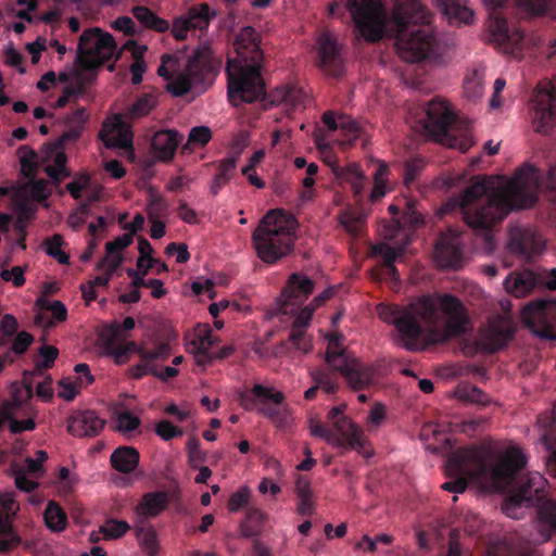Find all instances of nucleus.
Instances as JSON below:
<instances>
[{"instance_id":"nucleus-9","label":"nucleus","mask_w":556,"mask_h":556,"mask_svg":"<svg viewBox=\"0 0 556 556\" xmlns=\"http://www.w3.org/2000/svg\"><path fill=\"white\" fill-rule=\"evenodd\" d=\"M345 12L350 13L356 30L366 41L377 42L382 38L386 12L380 0H333L329 4L332 16Z\"/></svg>"},{"instance_id":"nucleus-5","label":"nucleus","mask_w":556,"mask_h":556,"mask_svg":"<svg viewBox=\"0 0 556 556\" xmlns=\"http://www.w3.org/2000/svg\"><path fill=\"white\" fill-rule=\"evenodd\" d=\"M393 21L399 56L408 63L429 58L437 47L431 13L421 0H396Z\"/></svg>"},{"instance_id":"nucleus-31","label":"nucleus","mask_w":556,"mask_h":556,"mask_svg":"<svg viewBox=\"0 0 556 556\" xmlns=\"http://www.w3.org/2000/svg\"><path fill=\"white\" fill-rule=\"evenodd\" d=\"M437 4L451 25L470 24L473 20V12L467 5V0H437Z\"/></svg>"},{"instance_id":"nucleus-22","label":"nucleus","mask_w":556,"mask_h":556,"mask_svg":"<svg viewBox=\"0 0 556 556\" xmlns=\"http://www.w3.org/2000/svg\"><path fill=\"white\" fill-rule=\"evenodd\" d=\"M0 553L16 548L22 540L13 531L12 515L18 509L16 502L10 497L0 501Z\"/></svg>"},{"instance_id":"nucleus-34","label":"nucleus","mask_w":556,"mask_h":556,"mask_svg":"<svg viewBox=\"0 0 556 556\" xmlns=\"http://www.w3.org/2000/svg\"><path fill=\"white\" fill-rule=\"evenodd\" d=\"M168 504V495L166 492H150L142 496L137 505V513L146 517H156Z\"/></svg>"},{"instance_id":"nucleus-49","label":"nucleus","mask_w":556,"mask_h":556,"mask_svg":"<svg viewBox=\"0 0 556 556\" xmlns=\"http://www.w3.org/2000/svg\"><path fill=\"white\" fill-rule=\"evenodd\" d=\"M22 173L27 178H34L37 174V153L27 146H23L17 150Z\"/></svg>"},{"instance_id":"nucleus-59","label":"nucleus","mask_w":556,"mask_h":556,"mask_svg":"<svg viewBox=\"0 0 556 556\" xmlns=\"http://www.w3.org/2000/svg\"><path fill=\"white\" fill-rule=\"evenodd\" d=\"M486 421L488 420L484 417H475L456 424V428L458 431L465 433L466 435L473 437L476 433L482 430Z\"/></svg>"},{"instance_id":"nucleus-24","label":"nucleus","mask_w":556,"mask_h":556,"mask_svg":"<svg viewBox=\"0 0 556 556\" xmlns=\"http://www.w3.org/2000/svg\"><path fill=\"white\" fill-rule=\"evenodd\" d=\"M170 355V349L168 344L161 343L152 351H141L140 352V362L137 365H134L127 369V376L129 378L139 380L147 375H152L155 377L157 375V364L156 361H165Z\"/></svg>"},{"instance_id":"nucleus-33","label":"nucleus","mask_w":556,"mask_h":556,"mask_svg":"<svg viewBox=\"0 0 556 556\" xmlns=\"http://www.w3.org/2000/svg\"><path fill=\"white\" fill-rule=\"evenodd\" d=\"M139 452L132 446H119L111 454V466L118 472L130 473L139 464Z\"/></svg>"},{"instance_id":"nucleus-23","label":"nucleus","mask_w":556,"mask_h":556,"mask_svg":"<svg viewBox=\"0 0 556 556\" xmlns=\"http://www.w3.org/2000/svg\"><path fill=\"white\" fill-rule=\"evenodd\" d=\"M315 309L308 304L302 308H298L293 314L295 318L292 323L288 341L299 351L307 354L312 350V340L306 333Z\"/></svg>"},{"instance_id":"nucleus-15","label":"nucleus","mask_w":556,"mask_h":556,"mask_svg":"<svg viewBox=\"0 0 556 556\" xmlns=\"http://www.w3.org/2000/svg\"><path fill=\"white\" fill-rule=\"evenodd\" d=\"M507 293L516 298H523L538 289L556 290V268L551 270L523 269L509 274L504 280Z\"/></svg>"},{"instance_id":"nucleus-19","label":"nucleus","mask_w":556,"mask_h":556,"mask_svg":"<svg viewBox=\"0 0 556 556\" xmlns=\"http://www.w3.org/2000/svg\"><path fill=\"white\" fill-rule=\"evenodd\" d=\"M457 121V116L448 108L447 103L441 100H432L426 109L424 127L427 132L438 142L454 146L456 139L451 135Z\"/></svg>"},{"instance_id":"nucleus-18","label":"nucleus","mask_w":556,"mask_h":556,"mask_svg":"<svg viewBox=\"0 0 556 556\" xmlns=\"http://www.w3.org/2000/svg\"><path fill=\"white\" fill-rule=\"evenodd\" d=\"M315 288V281L304 274L289 276L280 298L271 308L274 315L293 314L308 299Z\"/></svg>"},{"instance_id":"nucleus-21","label":"nucleus","mask_w":556,"mask_h":556,"mask_svg":"<svg viewBox=\"0 0 556 556\" xmlns=\"http://www.w3.org/2000/svg\"><path fill=\"white\" fill-rule=\"evenodd\" d=\"M508 249L511 253L526 261H530L544 249V242L540 235L530 228H516L510 232Z\"/></svg>"},{"instance_id":"nucleus-37","label":"nucleus","mask_w":556,"mask_h":556,"mask_svg":"<svg viewBox=\"0 0 556 556\" xmlns=\"http://www.w3.org/2000/svg\"><path fill=\"white\" fill-rule=\"evenodd\" d=\"M454 395L462 402L480 406H486L491 402V399L484 391L469 382L458 383L454 390Z\"/></svg>"},{"instance_id":"nucleus-58","label":"nucleus","mask_w":556,"mask_h":556,"mask_svg":"<svg viewBox=\"0 0 556 556\" xmlns=\"http://www.w3.org/2000/svg\"><path fill=\"white\" fill-rule=\"evenodd\" d=\"M116 429L122 432H129L140 426V419L130 412H122L116 416Z\"/></svg>"},{"instance_id":"nucleus-61","label":"nucleus","mask_w":556,"mask_h":556,"mask_svg":"<svg viewBox=\"0 0 556 556\" xmlns=\"http://www.w3.org/2000/svg\"><path fill=\"white\" fill-rule=\"evenodd\" d=\"M250 498V490L248 486L240 488L237 492L232 493L228 501V509L231 513L238 511L244 507Z\"/></svg>"},{"instance_id":"nucleus-1","label":"nucleus","mask_w":556,"mask_h":556,"mask_svg":"<svg viewBox=\"0 0 556 556\" xmlns=\"http://www.w3.org/2000/svg\"><path fill=\"white\" fill-rule=\"evenodd\" d=\"M377 314L394 326L397 344L410 352L421 350V338L440 344L464 336L470 321L463 302L450 293L422 295L406 306L380 303Z\"/></svg>"},{"instance_id":"nucleus-56","label":"nucleus","mask_w":556,"mask_h":556,"mask_svg":"<svg viewBox=\"0 0 556 556\" xmlns=\"http://www.w3.org/2000/svg\"><path fill=\"white\" fill-rule=\"evenodd\" d=\"M425 162L420 157H413L405 162L404 165V182L409 186L415 181L420 172L422 170Z\"/></svg>"},{"instance_id":"nucleus-41","label":"nucleus","mask_w":556,"mask_h":556,"mask_svg":"<svg viewBox=\"0 0 556 556\" xmlns=\"http://www.w3.org/2000/svg\"><path fill=\"white\" fill-rule=\"evenodd\" d=\"M45 523L53 532H61L66 528L67 516L64 509L54 501H50L43 513Z\"/></svg>"},{"instance_id":"nucleus-43","label":"nucleus","mask_w":556,"mask_h":556,"mask_svg":"<svg viewBox=\"0 0 556 556\" xmlns=\"http://www.w3.org/2000/svg\"><path fill=\"white\" fill-rule=\"evenodd\" d=\"M111 338L101 339L106 355L113 357L116 365H124L129 362L131 355L121 348L119 340H116L117 327L112 328Z\"/></svg>"},{"instance_id":"nucleus-27","label":"nucleus","mask_w":556,"mask_h":556,"mask_svg":"<svg viewBox=\"0 0 556 556\" xmlns=\"http://www.w3.org/2000/svg\"><path fill=\"white\" fill-rule=\"evenodd\" d=\"M439 264L444 268L457 269L463 262V251L456 236H441L435 244Z\"/></svg>"},{"instance_id":"nucleus-52","label":"nucleus","mask_w":556,"mask_h":556,"mask_svg":"<svg viewBox=\"0 0 556 556\" xmlns=\"http://www.w3.org/2000/svg\"><path fill=\"white\" fill-rule=\"evenodd\" d=\"M517 7L528 15L539 16L546 12V0H515Z\"/></svg>"},{"instance_id":"nucleus-35","label":"nucleus","mask_w":556,"mask_h":556,"mask_svg":"<svg viewBox=\"0 0 556 556\" xmlns=\"http://www.w3.org/2000/svg\"><path fill=\"white\" fill-rule=\"evenodd\" d=\"M237 157H226L218 162L217 174L211 181L210 192L217 195L219 191L230 181L236 173Z\"/></svg>"},{"instance_id":"nucleus-64","label":"nucleus","mask_w":556,"mask_h":556,"mask_svg":"<svg viewBox=\"0 0 556 556\" xmlns=\"http://www.w3.org/2000/svg\"><path fill=\"white\" fill-rule=\"evenodd\" d=\"M132 243V235L131 233H124L117 238H115L112 241H108L105 243V251L106 254L113 255V254H119L121 251L126 249Z\"/></svg>"},{"instance_id":"nucleus-4","label":"nucleus","mask_w":556,"mask_h":556,"mask_svg":"<svg viewBox=\"0 0 556 556\" xmlns=\"http://www.w3.org/2000/svg\"><path fill=\"white\" fill-rule=\"evenodd\" d=\"M261 35L253 27L240 29L235 40L237 56L229 59L226 66L228 78L227 96L233 106L253 103L265 96V83L261 74L263 50Z\"/></svg>"},{"instance_id":"nucleus-36","label":"nucleus","mask_w":556,"mask_h":556,"mask_svg":"<svg viewBox=\"0 0 556 556\" xmlns=\"http://www.w3.org/2000/svg\"><path fill=\"white\" fill-rule=\"evenodd\" d=\"M323 123L331 131L341 128V130L348 137L346 141L349 143H352L359 137L361 128L355 121L341 117L340 122L338 123L334 114L331 111H327L323 114Z\"/></svg>"},{"instance_id":"nucleus-7","label":"nucleus","mask_w":556,"mask_h":556,"mask_svg":"<svg viewBox=\"0 0 556 556\" xmlns=\"http://www.w3.org/2000/svg\"><path fill=\"white\" fill-rule=\"evenodd\" d=\"M296 220L281 210L268 212L252 233L257 256L266 264H276L290 255L296 239Z\"/></svg>"},{"instance_id":"nucleus-40","label":"nucleus","mask_w":556,"mask_h":556,"mask_svg":"<svg viewBox=\"0 0 556 556\" xmlns=\"http://www.w3.org/2000/svg\"><path fill=\"white\" fill-rule=\"evenodd\" d=\"M215 16L207 3L192 5L187 13V21L191 29H207L211 18Z\"/></svg>"},{"instance_id":"nucleus-2","label":"nucleus","mask_w":556,"mask_h":556,"mask_svg":"<svg viewBox=\"0 0 556 556\" xmlns=\"http://www.w3.org/2000/svg\"><path fill=\"white\" fill-rule=\"evenodd\" d=\"M538 187V169L526 164L515 172L504 188H494L486 179L477 178L462 193L444 203L440 214L458 211L468 227L490 242L492 228L510 211L529 208L535 204Z\"/></svg>"},{"instance_id":"nucleus-55","label":"nucleus","mask_w":556,"mask_h":556,"mask_svg":"<svg viewBox=\"0 0 556 556\" xmlns=\"http://www.w3.org/2000/svg\"><path fill=\"white\" fill-rule=\"evenodd\" d=\"M48 459L47 452L39 450L36 452V457H26L25 459V471L33 476H40L43 472V463Z\"/></svg>"},{"instance_id":"nucleus-42","label":"nucleus","mask_w":556,"mask_h":556,"mask_svg":"<svg viewBox=\"0 0 556 556\" xmlns=\"http://www.w3.org/2000/svg\"><path fill=\"white\" fill-rule=\"evenodd\" d=\"M156 105V98L152 93H143L126 109L124 116L137 119L148 115Z\"/></svg>"},{"instance_id":"nucleus-48","label":"nucleus","mask_w":556,"mask_h":556,"mask_svg":"<svg viewBox=\"0 0 556 556\" xmlns=\"http://www.w3.org/2000/svg\"><path fill=\"white\" fill-rule=\"evenodd\" d=\"M129 529L130 526L127 521L110 518L100 526L99 531L105 540H116L125 535Z\"/></svg>"},{"instance_id":"nucleus-11","label":"nucleus","mask_w":556,"mask_h":556,"mask_svg":"<svg viewBox=\"0 0 556 556\" xmlns=\"http://www.w3.org/2000/svg\"><path fill=\"white\" fill-rule=\"evenodd\" d=\"M117 46L111 34L99 27L83 31L77 45V61L84 70H98L110 60H117Z\"/></svg>"},{"instance_id":"nucleus-54","label":"nucleus","mask_w":556,"mask_h":556,"mask_svg":"<svg viewBox=\"0 0 556 556\" xmlns=\"http://www.w3.org/2000/svg\"><path fill=\"white\" fill-rule=\"evenodd\" d=\"M136 536L139 543L143 546L144 549L150 552L151 554L155 553L157 548L156 533L153 529L148 528H138L136 530Z\"/></svg>"},{"instance_id":"nucleus-39","label":"nucleus","mask_w":556,"mask_h":556,"mask_svg":"<svg viewBox=\"0 0 556 556\" xmlns=\"http://www.w3.org/2000/svg\"><path fill=\"white\" fill-rule=\"evenodd\" d=\"M117 125H109L106 123L103 124L101 130L99 131V138L102 140L104 146L109 149L118 148V149H131V138L127 134H115V128Z\"/></svg>"},{"instance_id":"nucleus-44","label":"nucleus","mask_w":556,"mask_h":556,"mask_svg":"<svg viewBox=\"0 0 556 556\" xmlns=\"http://www.w3.org/2000/svg\"><path fill=\"white\" fill-rule=\"evenodd\" d=\"M309 377L312 378L313 382L323 389L327 394L336 393L339 388L337 374L333 372L330 368L311 370Z\"/></svg>"},{"instance_id":"nucleus-28","label":"nucleus","mask_w":556,"mask_h":556,"mask_svg":"<svg viewBox=\"0 0 556 556\" xmlns=\"http://www.w3.org/2000/svg\"><path fill=\"white\" fill-rule=\"evenodd\" d=\"M182 139L177 130L166 129L156 131L152 138L151 147L157 160L170 161Z\"/></svg>"},{"instance_id":"nucleus-6","label":"nucleus","mask_w":556,"mask_h":556,"mask_svg":"<svg viewBox=\"0 0 556 556\" xmlns=\"http://www.w3.org/2000/svg\"><path fill=\"white\" fill-rule=\"evenodd\" d=\"M545 485L546 480L540 472L521 476L504 502L502 510L507 517L518 519L521 507H536L540 534L545 540H551L556 535V502L546 498ZM553 556H556V549Z\"/></svg>"},{"instance_id":"nucleus-10","label":"nucleus","mask_w":556,"mask_h":556,"mask_svg":"<svg viewBox=\"0 0 556 556\" xmlns=\"http://www.w3.org/2000/svg\"><path fill=\"white\" fill-rule=\"evenodd\" d=\"M238 401L244 410H256L277 428H287L290 425L289 408L285 405L286 396L281 391L256 383L240 392Z\"/></svg>"},{"instance_id":"nucleus-51","label":"nucleus","mask_w":556,"mask_h":556,"mask_svg":"<svg viewBox=\"0 0 556 556\" xmlns=\"http://www.w3.org/2000/svg\"><path fill=\"white\" fill-rule=\"evenodd\" d=\"M136 326V321L132 317L128 316L126 317L123 323L113 321L112 324L104 327L100 334V339H106L111 338V330L114 327H117V333H116V340H125V336L123 334V331H129L132 330Z\"/></svg>"},{"instance_id":"nucleus-14","label":"nucleus","mask_w":556,"mask_h":556,"mask_svg":"<svg viewBox=\"0 0 556 556\" xmlns=\"http://www.w3.org/2000/svg\"><path fill=\"white\" fill-rule=\"evenodd\" d=\"M525 326L541 339H556V300L536 299L521 311Z\"/></svg>"},{"instance_id":"nucleus-16","label":"nucleus","mask_w":556,"mask_h":556,"mask_svg":"<svg viewBox=\"0 0 556 556\" xmlns=\"http://www.w3.org/2000/svg\"><path fill=\"white\" fill-rule=\"evenodd\" d=\"M334 430L325 425L315 422L311 425L314 437L326 440L329 444L344 450H356L362 453L364 440L362 430L349 418H339L334 422Z\"/></svg>"},{"instance_id":"nucleus-62","label":"nucleus","mask_w":556,"mask_h":556,"mask_svg":"<svg viewBox=\"0 0 556 556\" xmlns=\"http://www.w3.org/2000/svg\"><path fill=\"white\" fill-rule=\"evenodd\" d=\"M166 208H167V204L165 203L164 199L160 194H157V193L150 194L149 200H148V207H147L149 219L160 217L166 211Z\"/></svg>"},{"instance_id":"nucleus-50","label":"nucleus","mask_w":556,"mask_h":556,"mask_svg":"<svg viewBox=\"0 0 556 556\" xmlns=\"http://www.w3.org/2000/svg\"><path fill=\"white\" fill-rule=\"evenodd\" d=\"M279 100L293 108L303 103L304 92L294 86H286L277 90Z\"/></svg>"},{"instance_id":"nucleus-63","label":"nucleus","mask_w":556,"mask_h":556,"mask_svg":"<svg viewBox=\"0 0 556 556\" xmlns=\"http://www.w3.org/2000/svg\"><path fill=\"white\" fill-rule=\"evenodd\" d=\"M212 138V131L206 126L193 127L188 136V144L193 143L200 147L205 146Z\"/></svg>"},{"instance_id":"nucleus-38","label":"nucleus","mask_w":556,"mask_h":556,"mask_svg":"<svg viewBox=\"0 0 556 556\" xmlns=\"http://www.w3.org/2000/svg\"><path fill=\"white\" fill-rule=\"evenodd\" d=\"M132 15L147 28L153 29L159 33H164L169 29V23L159 17L149 8L143 5H136L131 10Z\"/></svg>"},{"instance_id":"nucleus-30","label":"nucleus","mask_w":556,"mask_h":556,"mask_svg":"<svg viewBox=\"0 0 556 556\" xmlns=\"http://www.w3.org/2000/svg\"><path fill=\"white\" fill-rule=\"evenodd\" d=\"M218 339L213 336L212 329L206 325L199 328L192 341L194 358L199 366L206 367L212 363L211 349L217 343Z\"/></svg>"},{"instance_id":"nucleus-25","label":"nucleus","mask_w":556,"mask_h":556,"mask_svg":"<svg viewBox=\"0 0 556 556\" xmlns=\"http://www.w3.org/2000/svg\"><path fill=\"white\" fill-rule=\"evenodd\" d=\"M170 355V349L168 344L161 343L152 351H141L140 352V362L137 365H134L127 369V376L129 378L139 380L147 375H152L155 377L157 375V364L156 361H165Z\"/></svg>"},{"instance_id":"nucleus-26","label":"nucleus","mask_w":556,"mask_h":556,"mask_svg":"<svg viewBox=\"0 0 556 556\" xmlns=\"http://www.w3.org/2000/svg\"><path fill=\"white\" fill-rule=\"evenodd\" d=\"M105 425V420L100 418L93 410H85L74 415L67 430L75 437H96Z\"/></svg>"},{"instance_id":"nucleus-32","label":"nucleus","mask_w":556,"mask_h":556,"mask_svg":"<svg viewBox=\"0 0 556 556\" xmlns=\"http://www.w3.org/2000/svg\"><path fill=\"white\" fill-rule=\"evenodd\" d=\"M331 172L337 179L345 181L351 185L355 198L362 197L365 184V176L356 163H349L344 166L339 164H332Z\"/></svg>"},{"instance_id":"nucleus-13","label":"nucleus","mask_w":556,"mask_h":556,"mask_svg":"<svg viewBox=\"0 0 556 556\" xmlns=\"http://www.w3.org/2000/svg\"><path fill=\"white\" fill-rule=\"evenodd\" d=\"M325 361L330 369L336 374L340 372L355 391L368 388L374 382L372 367L345 350L336 351L329 348Z\"/></svg>"},{"instance_id":"nucleus-17","label":"nucleus","mask_w":556,"mask_h":556,"mask_svg":"<svg viewBox=\"0 0 556 556\" xmlns=\"http://www.w3.org/2000/svg\"><path fill=\"white\" fill-rule=\"evenodd\" d=\"M531 102V119L534 130L547 134L556 123V77L539 85Z\"/></svg>"},{"instance_id":"nucleus-57","label":"nucleus","mask_w":556,"mask_h":556,"mask_svg":"<svg viewBox=\"0 0 556 556\" xmlns=\"http://www.w3.org/2000/svg\"><path fill=\"white\" fill-rule=\"evenodd\" d=\"M39 353L43 359L36 364V372L41 375L43 369H48L53 366L54 361L59 355V350L52 345H43L40 348Z\"/></svg>"},{"instance_id":"nucleus-53","label":"nucleus","mask_w":556,"mask_h":556,"mask_svg":"<svg viewBox=\"0 0 556 556\" xmlns=\"http://www.w3.org/2000/svg\"><path fill=\"white\" fill-rule=\"evenodd\" d=\"M340 224L353 237H357L363 226V218L351 212L342 213L339 217Z\"/></svg>"},{"instance_id":"nucleus-46","label":"nucleus","mask_w":556,"mask_h":556,"mask_svg":"<svg viewBox=\"0 0 556 556\" xmlns=\"http://www.w3.org/2000/svg\"><path fill=\"white\" fill-rule=\"evenodd\" d=\"M538 422L543 429L544 443L547 446L556 444V405L551 412L540 415Z\"/></svg>"},{"instance_id":"nucleus-60","label":"nucleus","mask_w":556,"mask_h":556,"mask_svg":"<svg viewBox=\"0 0 556 556\" xmlns=\"http://www.w3.org/2000/svg\"><path fill=\"white\" fill-rule=\"evenodd\" d=\"M155 432L159 437H161L165 441H169L176 437H181L184 434V430L174 426L168 420H161L155 426Z\"/></svg>"},{"instance_id":"nucleus-47","label":"nucleus","mask_w":556,"mask_h":556,"mask_svg":"<svg viewBox=\"0 0 556 556\" xmlns=\"http://www.w3.org/2000/svg\"><path fill=\"white\" fill-rule=\"evenodd\" d=\"M63 244V237L59 233H55L43 241L46 253L56 260L60 264L67 265L70 263V255L62 251Z\"/></svg>"},{"instance_id":"nucleus-8","label":"nucleus","mask_w":556,"mask_h":556,"mask_svg":"<svg viewBox=\"0 0 556 556\" xmlns=\"http://www.w3.org/2000/svg\"><path fill=\"white\" fill-rule=\"evenodd\" d=\"M157 68L159 76L168 81L167 90L174 97H182L192 91L197 94L203 93L214 81L215 70L206 51H195L188 60L184 71L175 77L172 71H176L178 60L174 55L164 54Z\"/></svg>"},{"instance_id":"nucleus-3","label":"nucleus","mask_w":556,"mask_h":556,"mask_svg":"<svg viewBox=\"0 0 556 556\" xmlns=\"http://www.w3.org/2000/svg\"><path fill=\"white\" fill-rule=\"evenodd\" d=\"M526 464L525 455L515 447L509 448L497 463H492L482 447L463 448L447 458L445 472L453 479L443 483L442 488L448 492L463 493L467 489L468 480L508 485L516 480Z\"/></svg>"},{"instance_id":"nucleus-12","label":"nucleus","mask_w":556,"mask_h":556,"mask_svg":"<svg viewBox=\"0 0 556 556\" xmlns=\"http://www.w3.org/2000/svg\"><path fill=\"white\" fill-rule=\"evenodd\" d=\"M489 10V33L491 42L495 43L504 53L513 54L520 49L523 34L519 29H511L507 23V11L510 0H483Z\"/></svg>"},{"instance_id":"nucleus-45","label":"nucleus","mask_w":556,"mask_h":556,"mask_svg":"<svg viewBox=\"0 0 556 556\" xmlns=\"http://www.w3.org/2000/svg\"><path fill=\"white\" fill-rule=\"evenodd\" d=\"M484 72L481 68H475L466 76L464 81V92L468 99L477 100L483 94Z\"/></svg>"},{"instance_id":"nucleus-20","label":"nucleus","mask_w":556,"mask_h":556,"mask_svg":"<svg viewBox=\"0 0 556 556\" xmlns=\"http://www.w3.org/2000/svg\"><path fill=\"white\" fill-rule=\"evenodd\" d=\"M319 67L330 76L342 74L343 60L336 37L330 31H323L317 38Z\"/></svg>"},{"instance_id":"nucleus-29","label":"nucleus","mask_w":556,"mask_h":556,"mask_svg":"<svg viewBox=\"0 0 556 556\" xmlns=\"http://www.w3.org/2000/svg\"><path fill=\"white\" fill-rule=\"evenodd\" d=\"M514 328L495 324L490 326L480 339V346L488 353H496L504 349L514 337Z\"/></svg>"}]
</instances>
